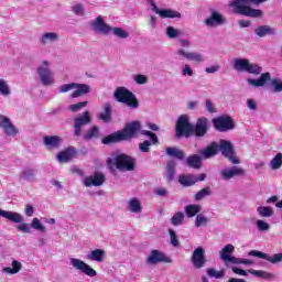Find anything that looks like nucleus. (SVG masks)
I'll return each instance as SVG.
<instances>
[{"mask_svg":"<svg viewBox=\"0 0 282 282\" xmlns=\"http://www.w3.org/2000/svg\"><path fill=\"white\" fill-rule=\"evenodd\" d=\"M97 118L102 120V122H111V104L106 102L104 105V112H100Z\"/></svg>","mask_w":282,"mask_h":282,"instance_id":"nucleus-35","label":"nucleus"},{"mask_svg":"<svg viewBox=\"0 0 282 282\" xmlns=\"http://www.w3.org/2000/svg\"><path fill=\"white\" fill-rule=\"evenodd\" d=\"M193 135V123L187 119L186 116L181 115L175 126L176 138H191Z\"/></svg>","mask_w":282,"mask_h":282,"instance_id":"nucleus-7","label":"nucleus"},{"mask_svg":"<svg viewBox=\"0 0 282 282\" xmlns=\"http://www.w3.org/2000/svg\"><path fill=\"white\" fill-rule=\"evenodd\" d=\"M177 34H180L177 29H175L173 26H167L166 35L169 36V39H176Z\"/></svg>","mask_w":282,"mask_h":282,"instance_id":"nucleus-57","label":"nucleus"},{"mask_svg":"<svg viewBox=\"0 0 282 282\" xmlns=\"http://www.w3.org/2000/svg\"><path fill=\"white\" fill-rule=\"evenodd\" d=\"M23 180H32L34 177V170L26 169L22 172Z\"/></svg>","mask_w":282,"mask_h":282,"instance_id":"nucleus-60","label":"nucleus"},{"mask_svg":"<svg viewBox=\"0 0 282 282\" xmlns=\"http://www.w3.org/2000/svg\"><path fill=\"white\" fill-rule=\"evenodd\" d=\"M249 257H258V259H265L269 263H281L282 261V253H274L273 256H268L264 252L251 250L249 251Z\"/></svg>","mask_w":282,"mask_h":282,"instance_id":"nucleus-23","label":"nucleus"},{"mask_svg":"<svg viewBox=\"0 0 282 282\" xmlns=\"http://www.w3.org/2000/svg\"><path fill=\"white\" fill-rule=\"evenodd\" d=\"M234 274H238L239 276H247L248 275V271L237 268V267H232L231 268Z\"/></svg>","mask_w":282,"mask_h":282,"instance_id":"nucleus-61","label":"nucleus"},{"mask_svg":"<svg viewBox=\"0 0 282 282\" xmlns=\"http://www.w3.org/2000/svg\"><path fill=\"white\" fill-rule=\"evenodd\" d=\"M142 135H148V138H150V140H145L142 143L139 144V149L141 151V153H149V151H151L149 149V147H151V144H160V139L158 138V134H155L152 131L149 130H142L141 131Z\"/></svg>","mask_w":282,"mask_h":282,"instance_id":"nucleus-15","label":"nucleus"},{"mask_svg":"<svg viewBox=\"0 0 282 282\" xmlns=\"http://www.w3.org/2000/svg\"><path fill=\"white\" fill-rule=\"evenodd\" d=\"M91 122V117L89 116V111H85L83 116L75 118L74 120V135L76 138L80 137L83 132V127L89 124Z\"/></svg>","mask_w":282,"mask_h":282,"instance_id":"nucleus-16","label":"nucleus"},{"mask_svg":"<svg viewBox=\"0 0 282 282\" xmlns=\"http://www.w3.org/2000/svg\"><path fill=\"white\" fill-rule=\"evenodd\" d=\"M232 252H235V246L228 243L227 246H225L221 251H220V259L221 261H224V263L226 265H228L229 263H235L237 265H253L254 261L250 260V259H241V258H236L235 256H232Z\"/></svg>","mask_w":282,"mask_h":282,"instance_id":"nucleus-2","label":"nucleus"},{"mask_svg":"<svg viewBox=\"0 0 282 282\" xmlns=\"http://www.w3.org/2000/svg\"><path fill=\"white\" fill-rule=\"evenodd\" d=\"M270 78H271L270 73H263L261 74L260 78L258 79L249 78L247 79V83H249V85H251L252 87H263V85H265L268 80H270Z\"/></svg>","mask_w":282,"mask_h":282,"instance_id":"nucleus-31","label":"nucleus"},{"mask_svg":"<svg viewBox=\"0 0 282 282\" xmlns=\"http://www.w3.org/2000/svg\"><path fill=\"white\" fill-rule=\"evenodd\" d=\"M208 195H210V187H205L195 194L194 199L195 202H202V199L208 197Z\"/></svg>","mask_w":282,"mask_h":282,"instance_id":"nucleus-45","label":"nucleus"},{"mask_svg":"<svg viewBox=\"0 0 282 282\" xmlns=\"http://www.w3.org/2000/svg\"><path fill=\"white\" fill-rule=\"evenodd\" d=\"M74 155H76V149L67 148L57 154V160L58 162H72V160H74Z\"/></svg>","mask_w":282,"mask_h":282,"instance_id":"nucleus-29","label":"nucleus"},{"mask_svg":"<svg viewBox=\"0 0 282 282\" xmlns=\"http://www.w3.org/2000/svg\"><path fill=\"white\" fill-rule=\"evenodd\" d=\"M229 8H234L235 14H241L242 17L259 18L263 15V12L259 9H252L249 6L243 4L242 1H232L229 3Z\"/></svg>","mask_w":282,"mask_h":282,"instance_id":"nucleus-6","label":"nucleus"},{"mask_svg":"<svg viewBox=\"0 0 282 282\" xmlns=\"http://www.w3.org/2000/svg\"><path fill=\"white\" fill-rule=\"evenodd\" d=\"M214 129L219 133H226L227 131H232L235 129V120L228 115H223L212 119Z\"/></svg>","mask_w":282,"mask_h":282,"instance_id":"nucleus-8","label":"nucleus"},{"mask_svg":"<svg viewBox=\"0 0 282 282\" xmlns=\"http://www.w3.org/2000/svg\"><path fill=\"white\" fill-rule=\"evenodd\" d=\"M270 166L273 171L281 169L282 166V153H278L270 162Z\"/></svg>","mask_w":282,"mask_h":282,"instance_id":"nucleus-44","label":"nucleus"},{"mask_svg":"<svg viewBox=\"0 0 282 282\" xmlns=\"http://www.w3.org/2000/svg\"><path fill=\"white\" fill-rule=\"evenodd\" d=\"M105 174L95 172L94 175L84 178V186L91 188V186H102L105 184Z\"/></svg>","mask_w":282,"mask_h":282,"instance_id":"nucleus-21","label":"nucleus"},{"mask_svg":"<svg viewBox=\"0 0 282 282\" xmlns=\"http://www.w3.org/2000/svg\"><path fill=\"white\" fill-rule=\"evenodd\" d=\"M187 165L191 169H202V156L197 154L189 155L187 158Z\"/></svg>","mask_w":282,"mask_h":282,"instance_id":"nucleus-38","label":"nucleus"},{"mask_svg":"<svg viewBox=\"0 0 282 282\" xmlns=\"http://www.w3.org/2000/svg\"><path fill=\"white\" fill-rule=\"evenodd\" d=\"M271 85L273 86V91L279 93L282 91V82L279 79H272Z\"/></svg>","mask_w":282,"mask_h":282,"instance_id":"nucleus-58","label":"nucleus"},{"mask_svg":"<svg viewBox=\"0 0 282 282\" xmlns=\"http://www.w3.org/2000/svg\"><path fill=\"white\" fill-rule=\"evenodd\" d=\"M91 91V86L87 84H76L75 90L70 95V98H80V96H86Z\"/></svg>","mask_w":282,"mask_h":282,"instance_id":"nucleus-26","label":"nucleus"},{"mask_svg":"<svg viewBox=\"0 0 282 282\" xmlns=\"http://www.w3.org/2000/svg\"><path fill=\"white\" fill-rule=\"evenodd\" d=\"M113 96L117 102H122L128 107H132V109H138L139 107L138 98H135V95H133L131 90L127 89V87H118L115 90Z\"/></svg>","mask_w":282,"mask_h":282,"instance_id":"nucleus-4","label":"nucleus"},{"mask_svg":"<svg viewBox=\"0 0 282 282\" xmlns=\"http://www.w3.org/2000/svg\"><path fill=\"white\" fill-rule=\"evenodd\" d=\"M205 109L208 113H217V108L215 107V104L210 99L205 100Z\"/></svg>","mask_w":282,"mask_h":282,"instance_id":"nucleus-53","label":"nucleus"},{"mask_svg":"<svg viewBox=\"0 0 282 282\" xmlns=\"http://www.w3.org/2000/svg\"><path fill=\"white\" fill-rule=\"evenodd\" d=\"M0 94L2 96H10V86L4 79H0Z\"/></svg>","mask_w":282,"mask_h":282,"instance_id":"nucleus-50","label":"nucleus"},{"mask_svg":"<svg viewBox=\"0 0 282 282\" xmlns=\"http://www.w3.org/2000/svg\"><path fill=\"white\" fill-rule=\"evenodd\" d=\"M128 210H130V213H142V204L140 203V199L137 197L131 198L128 202Z\"/></svg>","mask_w":282,"mask_h":282,"instance_id":"nucleus-37","label":"nucleus"},{"mask_svg":"<svg viewBox=\"0 0 282 282\" xmlns=\"http://www.w3.org/2000/svg\"><path fill=\"white\" fill-rule=\"evenodd\" d=\"M107 164H115L118 171H135V159L128 154H118L113 160H107Z\"/></svg>","mask_w":282,"mask_h":282,"instance_id":"nucleus-3","label":"nucleus"},{"mask_svg":"<svg viewBox=\"0 0 282 282\" xmlns=\"http://www.w3.org/2000/svg\"><path fill=\"white\" fill-rule=\"evenodd\" d=\"M155 195H159V197H166L169 195V191L164 187H159L154 191Z\"/></svg>","mask_w":282,"mask_h":282,"instance_id":"nucleus-63","label":"nucleus"},{"mask_svg":"<svg viewBox=\"0 0 282 282\" xmlns=\"http://www.w3.org/2000/svg\"><path fill=\"white\" fill-rule=\"evenodd\" d=\"M0 129H2L9 138H17V135H19V129L15 128L10 118L3 115H0Z\"/></svg>","mask_w":282,"mask_h":282,"instance_id":"nucleus-14","label":"nucleus"},{"mask_svg":"<svg viewBox=\"0 0 282 282\" xmlns=\"http://www.w3.org/2000/svg\"><path fill=\"white\" fill-rule=\"evenodd\" d=\"M94 30L100 32V34H109V32H113L115 36L118 39H129V34L122 28H113L109 26V24L105 23V19L102 15L96 18L95 21L91 22Z\"/></svg>","mask_w":282,"mask_h":282,"instance_id":"nucleus-1","label":"nucleus"},{"mask_svg":"<svg viewBox=\"0 0 282 282\" xmlns=\"http://www.w3.org/2000/svg\"><path fill=\"white\" fill-rule=\"evenodd\" d=\"M134 80H135V83L138 84V85H145V83H147V76H144V75H135L134 76Z\"/></svg>","mask_w":282,"mask_h":282,"instance_id":"nucleus-62","label":"nucleus"},{"mask_svg":"<svg viewBox=\"0 0 282 282\" xmlns=\"http://www.w3.org/2000/svg\"><path fill=\"white\" fill-rule=\"evenodd\" d=\"M105 250L102 249H95L87 254V259L89 261H97L98 263H102L105 261Z\"/></svg>","mask_w":282,"mask_h":282,"instance_id":"nucleus-32","label":"nucleus"},{"mask_svg":"<svg viewBox=\"0 0 282 282\" xmlns=\"http://www.w3.org/2000/svg\"><path fill=\"white\" fill-rule=\"evenodd\" d=\"M202 212V205L193 204V205H187L185 207V215L186 217H195V215H198V213Z\"/></svg>","mask_w":282,"mask_h":282,"instance_id":"nucleus-40","label":"nucleus"},{"mask_svg":"<svg viewBox=\"0 0 282 282\" xmlns=\"http://www.w3.org/2000/svg\"><path fill=\"white\" fill-rule=\"evenodd\" d=\"M21 262L13 260L12 261V268L4 267L2 270L3 272H7V274H18V272H21Z\"/></svg>","mask_w":282,"mask_h":282,"instance_id":"nucleus-41","label":"nucleus"},{"mask_svg":"<svg viewBox=\"0 0 282 282\" xmlns=\"http://www.w3.org/2000/svg\"><path fill=\"white\" fill-rule=\"evenodd\" d=\"M31 227L34 230H41V232H46V228L45 226H43V224H41V220H39V218H33L32 223H31Z\"/></svg>","mask_w":282,"mask_h":282,"instance_id":"nucleus-49","label":"nucleus"},{"mask_svg":"<svg viewBox=\"0 0 282 282\" xmlns=\"http://www.w3.org/2000/svg\"><path fill=\"white\" fill-rule=\"evenodd\" d=\"M210 131V119L206 117H199L196 119V123L192 126V135L195 138H206Z\"/></svg>","mask_w":282,"mask_h":282,"instance_id":"nucleus-9","label":"nucleus"},{"mask_svg":"<svg viewBox=\"0 0 282 282\" xmlns=\"http://www.w3.org/2000/svg\"><path fill=\"white\" fill-rule=\"evenodd\" d=\"M220 175L223 180H232V177H236L237 175H246V171H243L241 167H231L223 170Z\"/></svg>","mask_w":282,"mask_h":282,"instance_id":"nucleus-25","label":"nucleus"},{"mask_svg":"<svg viewBox=\"0 0 282 282\" xmlns=\"http://www.w3.org/2000/svg\"><path fill=\"white\" fill-rule=\"evenodd\" d=\"M169 234H170V243L172 246H174V248H177V246H180V240L177 239V234H175V230H173V229H170Z\"/></svg>","mask_w":282,"mask_h":282,"instance_id":"nucleus-52","label":"nucleus"},{"mask_svg":"<svg viewBox=\"0 0 282 282\" xmlns=\"http://www.w3.org/2000/svg\"><path fill=\"white\" fill-rule=\"evenodd\" d=\"M100 137V128L97 126L91 127L84 135L83 140L86 142H89V140H94V138H99Z\"/></svg>","mask_w":282,"mask_h":282,"instance_id":"nucleus-36","label":"nucleus"},{"mask_svg":"<svg viewBox=\"0 0 282 282\" xmlns=\"http://www.w3.org/2000/svg\"><path fill=\"white\" fill-rule=\"evenodd\" d=\"M218 151H220L224 158H227V160H229V162L232 164H239V158H237L235 147H232L230 141L221 139L219 141Z\"/></svg>","mask_w":282,"mask_h":282,"instance_id":"nucleus-10","label":"nucleus"},{"mask_svg":"<svg viewBox=\"0 0 282 282\" xmlns=\"http://www.w3.org/2000/svg\"><path fill=\"white\" fill-rule=\"evenodd\" d=\"M118 142H124V134L120 130L101 139V144H118Z\"/></svg>","mask_w":282,"mask_h":282,"instance_id":"nucleus-24","label":"nucleus"},{"mask_svg":"<svg viewBox=\"0 0 282 282\" xmlns=\"http://www.w3.org/2000/svg\"><path fill=\"white\" fill-rule=\"evenodd\" d=\"M75 87H76V83L64 84L59 87V93L67 94V91H72V89H75Z\"/></svg>","mask_w":282,"mask_h":282,"instance_id":"nucleus-56","label":"nucleus"},{"mask_svg":"<svg viewBox=\"0 0 282 282\" xmlns=\"http://www.w3.org/2000/svg\"><path fill=\"white\" fill-rule=\"evenodd\" d=\"M256 224L260 232H265L267 230H270V225L263 220H257Z\"/></svg>","mask_w":282,"mask_h":282,"instance_id":"nucleus-55","label":"nucleus"},{"mask_svg":"<svg viewBox=\"0 0 282 282\" xmlns=\"http://www.w3.org/2000/svg\"><path fill=\"white\" fill-rule=\"evenodd\" d=\"M206 180V174L202 173L199 175L195 174H181L178 176V183L181 186H184L185 188H188L191 186H195L197 182H204Z\"/></svg>","mask_w":282,"mask_h":282,"instance_id":"nucleus-12","label":"nucleus"},{"mask_svg":"<svg viewBox=\"0 0 282 282\" xmlns=\"http://www.w3.org/2000/svg\"><path fill=\"white\" fill-rule=\"evenodd\" d=\"M177 54H180V56H183V58H186L187 61H194V63H202V61H204V57L202 56V54H198V53L178 50Z\"/></svg>","mask_w":282,"mask_h":282,"instance_id":"nucleus-30","label":"nucleus"},{"mask_svg":"<svg viewBox=\"0 0 282 282\" xmlns=\"http://www.w3.org/2000/svg\"><path fill=\"white\" fill-rule=\"evenodd\" d=\"M141 129V126L139 121H132L131 123H127L122 130H119L121 132V135H123V141L127 142V140H131L133 135H135Z\"/></svg>","mask_w":282,"mask_h":282,"instance_id":"nucleus-20","label":"nucleus"},{"mask_svg":"<svg viewBox=\"0 0 282 282\" xmlns=\"http://www.w3.org/2000/svg\"><path fill=\"white\" fill-rule=\"evenodd\" d=\"M254 33L260 39H263V36H268V34H274V29L270 28L269 25H262V26H258L254 30Z\"/></svg>","mask_w":282,"mask_h":282,"instance_id":"nucleus-39","label":"nucleus"},{"mask_svg":"<svg viewBox=\"0 0 282 282\" xmlns=\"http://www.w3.org/2000/svg\"><path fill=\"white\" fill-rule=\"evenodd\" d=\"M70 263L73 268L79 270L80 272L86 274V276H96V274H98L96 270H94V268H91L89 264L85 263V261L80 259L72 258Z\"/></svg>","mask_w":282,"mask_h":282,"instance_id":"nucleus-17","label":"nucleus"},{"mask_svg":"<svg viewBox=\"0 0 282 282\" xmlns=\"http://www.w3.org/2000/svg\"><path fill=\"white\" fill-rule=\"evenodd\" d=\"M207 274L208 276H210L212 279H224V270H220V271H216L215 269L210 268V269H207Z\"/></svg>","mask_w":282,"mask_h":282,"instance_id":"nucleus-48","label":"nucleus"},{"mask_svg":"<svg viewBox=\"0 0 282 282\" xmlns=\"http://www.w3.org/2000/svg\"><path fill=\"white\" fill-rule=\"evenodd\" d=\"M150 3L152 6L153 12H155V14H159L161 19H181L182 18L181 12L173 11L171 9L160 10L158 6H155V2L151 1Z\"/></svg>","mask_w":282,"mask_h":282,"instance_id":"nucleus-22","label":"nucleus"},{"mask_svg":"<svg viewBox=\"0 0 282 282\" xmlns=\"http://www.w3.org/2000/svg\"><path fill=\"white\" fill-rule=\"evenodd\" d=\"M174 177H175V165L173 164V162H169L166 167V180L167 182H173Z\"/></svg>","mask_w":282,"mask_h":282,"instance_id":"nucleus-46","label":"nucleus"},{"mask_svg":"<svg viewBox=\"0 0 282 282\" xmlns=\"http://www.w3.org/2000/svg\"><path fill=\"white\" fill-rule=\"evenodd\" d=\"M44 66H40L37 68V74L40 76V80L44 87H47L50 85H54V73L52 69H50V62L44 61L43 62Z\"/></svg>","mask_w":282,"mask_h":282,"instance_id":"nucleus-11","label":"nucleus"},{"mask_svg":"<svg viewBox=\"0 0 282 282\" xmlns=\"http://www.w3.org/2000/svg\"><path fill=\"white\" fill-rule=\"evenodd\" d=\"M48 41H58V34L57 33H44L41 39V43L45 45L48 43Z\"/></svg>","mask_w":282,"mask_h":282,"instance_id":"nucleus-47","label":"nucleus"},{"mask_svg":"<svg viewBox=\"0 0 282 282\" xmlns=\"http://www.w3.org/2000/svg\"><path fill=\"white\" fill-rule=\"evenodd\" d=\"M257 213L260 217H272V215H274V210L272 209V207L268 206L258 207Z\"/></svg>","mask_w":282,"mask_h":282,"instance_id":"nucleus-42","label":"nucleus"},{"mask_svg":"<svg viewBox=\"0 0 282 282\" xmlns=\"http://www.w3.org/2000/svg\"><path fill=\"white\" fill-rule=\"evenodd\" d=\"M18 230L20 231V232H25V234H28V235H30V232H32L31 230H30V226L28 225V224H22V225H20V226H18Z\"/></svg>","mask_w":282,"mask_h":282,"instance_id":"nucleus-64","label":"nucleus"},{"mask_svg":"<svg viewBox=\"0 0 282 282\" xmlns=\"http://www.w3.org/2000/svg\"><path fill=\"white\" fill-rule=\"evenodd\" d=\"M0 217H4V219H9L13 224H21L23 221V216L19 213H12L8 210L0 209Z\"/></svg>","mask_w":282,"mask_h":282,"instance_id":"nucleus-27","label":"nucleus"},{"mask_svg":"<svg viewBox=\"0 0 282 282\" xmlns=\"http://www.w3.org/2000/svg\"><path fill=\"white\" fill-rule=\"evenodd\" d=\"M172 226H182L184 224V212L175 213L171 218Z\"/></svg>","mask_w":282,"mask_h":282,"instance_id":"nucleus-43","label":"nucleus"},{"mask_svg":"<svg viewBox=\"0 0 282 282\" xmlns=\"http://www.w3.org/2000/svg\"><path fill=\"white\" fill-rule=\"evenodd\" d=\"M191 261L196 270H202L208 261L206 259V251L202 247L196 248L192 253Z\"/></svg>","mask_w":282,"mask_h":282,"instance_id":"nucleus-13","label":"nucleus"},{"mask_svg":"<svg viewBox=\"0 0 282 282\" xmlns=\"http://www.w3.org/2000/svg\"><path fill=\"white\" fill-rule=\"evenodd\" d=\"M234 69L236 72H247V74H253L256 76H259L263 72V68L259 64L250 63L246 58L234 59Z\"/></svg>","mask_w":282,"mask_h":282,"instance_id":"nucleus-5","label":"nucleus"},{"mask_svg":"<svg viewBox=\"0 0 282 282\" xmlns=\"http://www.w3.org/2000/svg\"><path fill=\"white\" fill-rule=\"evenodd\" d=\"M206 224H208V218L202 214H198L196 216V221H195L196 228H200V226H206Z\"/></svg>","mask_w":282,"mask_h":282,"instance_id":"nucleus-51","label":"nucleus"},{"mask_svg":"<svg viewBox=\"0 0 282 282\" xmlns=\"http://www.w3.org/2000/svg\"><path fill=\"white\" fill-rule=\"evenodd\" d=\"M224 24H226V18L218 11L212 9L210 17L205 20V25H207V28H219V25Z\"/></svg>","mask_w":282,"mask_h":282,"instance_id":"nucleus-18","label":"nucleus"},{"mask_svg":"<svg viewBox=\"0 0 282 282\" xmlns=\"http://www.w3.org/2000/svg\"><path fill=\"white\" fill-rule=\"evenodd\" d=\"M165 153L169 158H174L175 160H184V152L177 147L165 148Z\"/></svg>","mask_w":282,"mask_h":282,"instance_id":"nucleus-33","label":"nucleus"},{"mask_svg":"<svg viewBox=\"0 0 282 282\" xmlns=\"http://www.w3.org/2000/svg\"><path fill=\"white\" fill-rule=\"evenodd\" d=\"M218 153L219 145L217 144V142H212L205 150L200 152L205 160H208L209 158H215V155H217Z\"/></svg>","mask_w":282,"mask_h":282,"instance_id":"nucleus-28","label":"nucleus"},{"mask_svg":"<svg viewBox=\"0 0 282 282\" xmlns=\"http://www.w3.org/2000/svg\"><path fill=\"white\" fill-rule=\"evenodd\" d=\"M74 14H77V17H83L85 14V9L83 8V4H76L73 7Z\"/></svg>","mask_w":282,"mask_h":282,"instance_id":"nucleus-59","label":"nucleus"},{"mask_svg":"<svg viewBox=\"0 0 282 282\" xmlns=\"http://www.w3.org/2000/svg\"><path fill=\"white\" fill-rule=\"evenodd\" d=\"M61 137L56 135L44 137V144L48 149H58L61 147Z\"/></svg>","mask_w":282,"mask_h":282,"instance_id":"nucleus-34","label":"nucleus"},{"mask_svg":"<svg viewBox=\"0 0 282 282\" xmlns=\"http://www.w3.org/2000/svg\"><path fill=\"white\" fill-rule=\"evenodd\" d=\"M87 107V101H80L69 106V110L73 112L80 111V109Z\"/></svg>","mask_w":282,"mask_h":282,"instance_id":"nucleus-54","label":"nucleus"},{"mask_svg":"<svg viewBox=\"0 0 282 282\" xmlns=\"http://www.w3.org/2000/svg\"><path fill=\"white\" fill-rule=\"evenodd\" d=\"M147 263H149V265H156V263H171V259L162 251L154 249L150 252Z\"/></svg>","mask_w":282,"mask_h":282,"instance_id":"nucleus-19","label":"nucleus"}]
</instances>
